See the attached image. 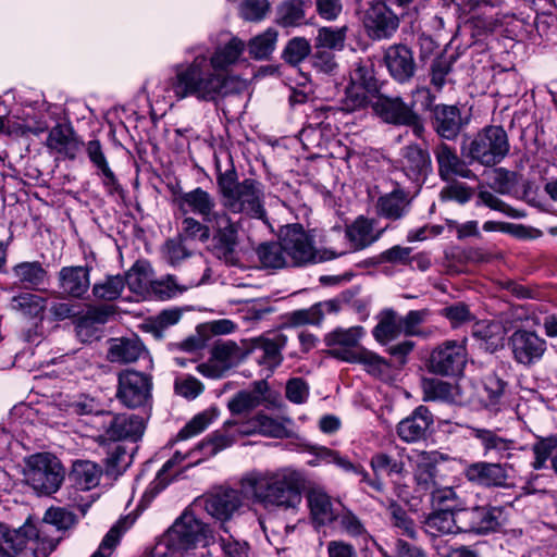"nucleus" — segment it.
Returning a JSON list of instances; mask_svg holds the SVG:
<instances>
[{
    "label": "nucleus",
    "mask_w": 557,
    "mask_h": 557,
    "mask_svg": "<svg viewBox=\"0 0 557 557\" xmlns=\"http://www.w3.org/2000/svg\"><path fill=\"white\" fill-rule=\"evenodd\" d=\"M102 475V469L90 460H75L69 474L71 483L81 491L96 487Z\"/></svg>",
    "instance_id": "2f4dec72"
},
{
    "label": "nucleus",
    "mask_w": 557,
    "mask_h": 557,
    "mask_svg": "<svg viewBox=\"0 0 557 557\" xmlns=\"http://www.w3.org/2000/svg\"><path fill=\"white\" fill-rule=\"evenodd\" d=\"M507 465L476 461L468 465L463 471L467 480L485 487H506L509 479Z\"/></svg>",
    "instance_id": "a211bd4d"
},
{
    "label": "nucleus",
    "mask_w": 557,
    "mask_h": 557,
    "mask_svg": "<svg viewBox=\"0 0 557 557\" xmlns=\"http://www.w3.org/2000/svg\"><path fill=\"white\" fill-rule=\"evenodd\" d=\"M412 462L413 480L418 492L431 493L437 485L435 453L416 451L410 457Z\"/></svg>",
    "instance_id": "4be33fe9"
},
{
    "label": "nucleus",
    "mask_w": 557,
    "mask_h": 557,
    "mask_svg": "<svg viewBox=\"0 0 557 557\" xmlns=\"http://www.w3.org/2000/svg\"><path fill=\"white\" fill-rule=\"evenodd\" d=\"M285 395L294 404H304L309 396V386L302 379L293 377L286 383Z\"/></svg>",
    "instance_id": "774afa93"
},
{
    "label": "nucleus",
    "mask_w": 557,
    "mask_h": 557,
    "mask_svg": "<svg viewBox=\"0 0 557 557\" xmlns=\"http://www.w3.org/2000/svg\"><path fill=\"white\" fill-rule=\"evenodd\" d=\"M145 354V347L137 337L114 338L111 341L108 358L111 362L129 363Z\"/></svg>",
    "instance_id": "72a5a7b5"
},
{
    "label": "nucleus",
    "mask_w": 557,
    "mask_h": 557,
    "mask_svg": "<svg viewBox=\"0 0 557 557\" xmlns=\"http://www.w3.org/2000/svg\"><path fill=\"white\" fill-rule=\"evenodd\" d=\"M245 49L239 38L233 37L212 53L202 48L193 49L189 60L173 65V76L164 86L158 87L163 94L153 96L165 102L195 98L198 101L214 102L231 92L234 81L231 67L238 62Z\"/></svg>",
    "instance_id": "f257e3e1"
},
{
    "label": "nucleus",
    "mask_w": 557,
    "mask_h": 557,
    "mask_svg": "<svg viewBox=\"0 0 557 557\" xmlns=\"http://www.w3.org/2000/svg\"><path fill=\"white\" fill-rule=\"evenodd\" d=\"M47 147L66 158L74 159L81 149V143L69 126L57 125L48 135Z\"/></svg>",
    "instance_id": "7c9ffc66"
},
{
    "label": "nucleus",
    "mask_w": 557,
    "mask_h": 557,
    "mask_svg": "<svg viewBox=\"0 0 557 557\" xmlns=\"http://www.w3.org/2000/svg\"><path fill=\"white\" fill-rule=\"evenodd\" d=\"M58 281L63 295L82 298L90 287V269L83 265L63 267L58 273Z\"/></svg>",
    "instance_id": "b1692460"
},
{
    "label": "nucleus",
    "mask_w": 557,
    "mask_h": 557,
    "mask_svg": "<svg viewBox=\"0 0 557 557\" xmlns=\"http://www.w3.org/2000/svg\"><path fill=\"white\" fill-rule=\"evenodd\" d=\"M435 158L438 164V174L442 180L450 182L454 177L463 178L475 177L473 172L467 166L456 151L446 144L440 145L435 149Z\"/></svg>",
    "instance_id": "bb28decb"
},
{
    "label": "nucleus",
    "mask_w": 557,
    "mask_h": 557,
    "mask_svg": "<svg viewBox=\"0 0 557 557\" xmlns=\"http://www.w3.org/2000/svg\"><path fill=\"white\" fill-rule=\"evenodd\" d=\"M375 113L385 122L400 125H413L421 129L418 115L400 98L379 97L373 103Z\"/></svg>",
    "instance_id": "aec40b11"
},
{
    "label": "nucleus",
    "mask_w": 557,
    "mask_h": 557,
    "mask_svg": "<svg viewBox=\"0 0 557 557\" xmlns=\"http://www.w3.org/2000/svg\"><path fill=\"white\" fill-rule=\"evenodd\" d=\"M384 59L391 75L395 79L404 82L413 75L412 53L406 46H391L386 50Z\"/></svg>",
    "instance_id": "c85d7f7f"
},
{
    "label": "nucleus",
    "mask_w": 557,
    "mask_h": 557,
    "mask_svg": "<svg viewBox=\"0 0 557 557\" xmlns=\"http://www.w3.org/2000/svg\"><path fill=\"white\" fill-rule=\"evenodd\" d=\"M151 377L135 370H124L117 377V399L128 408L145 406L151 397Z\"/></svg>",
    "instance_id": "ddd939ff"
},
{
    "label": "nucleus",
    "mask_w": 557,
    "mask_h": 557,
    "mask_svg": "<svg viewBox=\"0 0 557 557\" xmlns=\"http://www.w3.org/2000/svg\"><path fill=\"white\" fill-rule=\"evenodd\" d=\"M64 479V471L59 459L42 453L26 460L24 480L39 494L50 495L57 492Z\"/></svg>",
    "instance_id": "1a4fd4ad"
},
{
    "label": "nucleus",
    "mask_w": 557,
    "mask_h": 557,
    "mask_svg": "<svg viewBox=\"0 0 557 557\" xmlns=\"http://www.w3.org/2000/svg\"><path fill=\"white\" fill-rule=\"evenodd\" d=\"M304 0H286L276 8L275 21L283 27L299 26L305 21Z\"/></svg>",
    "instance_id": "49530a36"
},
{
    "label": "nucleus",
    "mask_w": 557,
    "mask_h": 557,
    "mask_svg": "<svg viewBox=\"0 0 557 557\" xmlns=\"http://www.w3.org/2000/svg\"><path fill=\"white\" fill-rule=\"evenodd\" d=\"M458 519L468 520L469 531L484 534L496 530L503 519V509L498 507H474L466 510H458Z\"/></svg>",
    "instance_id": "a878e982"
},
{
    "label": "nucleus",
    "mask_w": 557,
    "mask_h": 557,
    "mask_svg": "<svg viewBox=\"0 0 557 557\" xmlns=\"http://www.w3.org/2000/svg\"><path fill=\"white\" fill-rule=\"evenodd\" d=\"M281 237L290 267L327 260L329 253L324 250L323 255H319L311 236L300 224L286 225L281 232Z\"/></svg>",
    "instance_id": "9d476101"
},
{
    "label": "nucleus",
    "mask_w": 557,
    "mask_h": 557,
    "mask_svg": "<svg viewBox=\"0 0 557 557\" xmlns=\"http://www.w3.org/2000/svg\"><path fill=\"white\" fill-rule=\"evenodd\" d=\"M44 523L58 530H67L75 523L74 515L63 508H50L44 516Z\"/></svg>",
    "instance_id": "338daca9"
},
{
    "label": "nucleus",
    "mask_w": 557,
    "mask_h": 557,
    "mask_svg": "<svg viewBox=\"0 0 557 557\" xmlns=\"http://www.w3.org/2000/svg\"><path fill=\"white\" fill-rule=\"evenodd\" d=\"M94 425L102 431V436L110 441L132 440L141 437L145 430L144 420L135 414H114L101 412L94 418Z\"/></svg>",
    "instance_id": "9b49d317"
},
{
    "label": "nucleus",
    "mask_w": 557,
    "mask_h": 557,
    "mask_svg": "<svg viewBox=\"0 0 557 557\" xmlns=\"http://www.w3.org/2000/svg\"><path fill=\"white\" fill-rule=\"evenodd\" d=\"M246 499L265 510L296 511L306 488L304 472L293 467L253 469L239 480Z\"/></svg>",
    "instance_id": "f03ea898"
},
{
    "label": "nucleus",
    "mask_w": 557,
    "mask_h": 557,
    "mask_svg": "<svg viewBox=\"0 0 557 557\" xmlns=\"http://www.w3.org/2000/svg\"><path fill=\"white\" fill-rule=\"evenodd\" d=\"M123 278L124 286L127 285L131 292L141 296L152 285L151 268L145 261H137Z\"/></svg>",
    "instance_id": "37998d69"
},
{
    "label": "nucleus",
    "mask_w": 557,
    "mask_h": 557,
    "mask_svg": "<svg viewBox=\"0 0 557 557\" xmlns=\"http://www.w3.org/2000/svg\"><path fill=\"white\" fill-rule=\"evenodd\" d=\"M226 535H220L218 544L223 557H249L250 547L246 541H240L228 534V529L222 527Z\"/></svg>",
    "instance_id": "4d7b16f0"
},
{
    "label": "nucleus",
    "mask_w": 557,
    "mask_h": 557,
    "mask_svg": "<svg viewBox=\"0 0 557 557\" xmlns=\"http://www.w3.org/2000/svg\"><path fill=\"white\" fill-rule=\"evenodd\" d=\"M307 502L311 517L318 524H327L337 519L343 505L334 500L322 488H311L307 494Z\"/></svg>",
    "instance_id": "393cba45"
},
{
    "label": "nucleus",
    "mask_w": 557,
    "mask_h": 557,
    "mask_svg": "<svg viewBox=\"0 0 557 557\" xmlns=\"http://www.w3.org/2000/svg\"><path fill=\"white\" fill-rule=\"evenodd\" d=\"M432 424L431 411L425 406H419L397 424V434L406 443H416L425 438Z\"/></svg>",
    "instance_id": "412c9836"
},
{
    "label": "nucleus",
    "mask_w": 557,
    "mask_h": 557,
    "mask_svg": "<svg viewBox=\"0 0 557 557\" xmlns=\"http://www.w3.org/2000/svg\"><path fill=\"white\" fill-rule=\"evenodd\" d=\"M18 285L26 289H37L45 284L47 271L39 261H24L12 268Z\"/></svg>",
    "instance_id": "c9c22d12"
},
{
    "label": "nucleus",
    "mask_w": 557,
    "mask_h": 557,
    "mask_svg": "<svg viewBox=\"0 0 557 557\" xmlns=\"http://www.w3.org/2000/svg\"><path fill=\"white\" fill-rule=\"evenodd\" d=\"M506 383L494 374L485 376L483 389L480 395L484 406L491 410H497L504 396Z\"/></svg>",
    "instance_id": "09e8293b"
},
{
    "label": "nucleus",
    "mask_w": 557,
    "mask_h": 557,
    "mask_svg": "<svg viewBox=\"0 0 557 557\" xmlns=\"http://www.w3.org/2000/svg\"><path fill=\"white\" fill-rule=\"evenodd\" d=\"M310 62L318 73L326 75L335 74L338 69L334 53L318 47H315V52L312 54Z\"/></svg>",
    "instance_id": "e2e57ef3"
},
{
    "label": "nucleus",
    "mask_w": 557,
    "mask_h": 557,
    "mask_svg": "<svg viewBox=\"0 0 557 557\" xmlns=\"http://www.w3.org/2000/svg\"><path fill=\"white\" fill-rule=\"evenodd\" d=\"M472 335L487 351L494 352L504 345L505 329L496 321H480L474 324Z\"/></svg>",
    "instance_id": "58836bf2"
},
{
    "label": "nucleus",
    "mask_w": 557,
    "mask_h": 557,
    "mask_svg": "<svg viewBox=\"0 0 557 557\" xmlns=\"http://www.w3.org/2000/svg\"><path fill=\"white\" fill-rule=\"evenodd\" d=\"M267 388L264 382H257L253 389L237 393L228 401V409L234 414H240L257 408L263 401Z\"/></svg>",
    "instance_id": "ea45409f"
},
{
    "label": "nucleus",
    "mask_w": 557,
    "mask_h": 557,
    "mask_svg": "<svg viewBox=\"0 0 557 557\" xmlns=\"http://www.w3.org/2000/svg\"><path fill=\"white\" fill-rule=\"evenodd\" d=\"M311 46L305 38L296 37L287 44L284 50L285 60L290 64H298L309 55Z\"/></svg>",
    "instance_id": "0e129e2a"
},
{
    "label": "nucleus",
    "mask_w": 557,
    "mask_h": 557,
    "mask_svg": "<svg viewBox=\"0 0 557 557\" xmlns=\"http://www.w3.org/2000/svg\"><path fill=\"white\" fill-rule=\"evenodd\" d=\"M287 344V336L281 332H269L252 341L255 350L260 351L259 364L273 371L283 361L282 350Z\"/></svg>",
    "instance_id": "6ab92c4d"
},
{
    "label": "nucleus",
    "mask_w": 557,
    "mask_h": 557,
    "mask_svg": "<svg viewBox=\"0 0 557 557\" xmlns=\"http://www.w3.org/2000/svg\"><path fill=\"white\" fill-rule=\"evenodd\" d=\"M238 432L244 435L261 434L269 437L281 438L287 435L285 422L265 414H258L247 423L238 428Z\"/></svg>",
    "instance_id": "473e14b6"
},
{
    "label": "nucleus",
    "mask_w": 557,
    "mask_h": 557,
    "mask_svg": "<svg viewBox=\"0 0 557 557\" xmlns=\"http://www.w3.org/2000/svg\"><path fill=\"white\" fill-rule=\"evenodd\" d=\"M468 360L466 339L446 341L433 349L429 368L440 375H457L463 371Z\"/></svg>",
    "instance_id": "f8f14e48"
},
{
    "label": "nucleus",
    "mask_w": 557,
    "mask_h": 557,
    "mask_svg": "<svg viewBox=\"0 0 557 557\" xmlns=\"http://www.w3.org/2000/svg\"><path fill=\"white\" fill-rule=\"evenodd\" d=\"M238 356L239 348L235 343L218 344L213 347L210 359L198 364L197 370L209 379H220L237 363Z\"/></svg>",
    "instance_id": "f3484780"
},
{
    "label": "nucleus",
    "mask_w": 557,
    "mask_h": 557,
    "mask_svg": "<svg viewBox=\"0 0 557 557\" xmlns=\"http://www.w3.org/2000/svg\"><path fill=\"white\" fill-rule=\"evenodd\" d=\"M347 27H321L318 30L315 47L326 50H342L346 41Z\"/></svg>",
    "instance_id": "603ef678"
},
{
    "label": "nucleus",
    "mask_w": 557,
    "mask_h": 557,
    "mask_svg": "<svg viewBox=\"0 0 557 557\" xmlns=\"http://www.w3.org/2000/svg\"><path fill=\"white\" fill-rule=\"evenodd\" d=\"M132 523L133 520H128V518L123 521H119L117 524L107 533L99 545V548L91 557H111L112 552L119 542L121 531H125Z\"/></svg>",
    "instance_id": "052dcab7"
},
{
    "label": "nucleus",
    "mask_w": 557,
    "mask_h": 557,
    "mask_svg": "<svg viewBox=\"0 0 557 557\" xmlns=\"http://www.w3.org/2000/svg\"><path fill=\"white\" fill-rule=\"evenodd\" d=\"M211 232L213 230L210 223L201 222L189 214L184 215L181 225V235L183 237L206 243L209 240Z\"/></svg>",
    "instance_id": "5fc2aeb1"
},
{
    "label": "nucleus",
    "mask_w": 557,
    "mask_h": 557,
    "mask_svg": "<svg viewBox=\"0 0 557 557\" xmlns=\"http://www.w3.org/2000/svg\"><path fill=\"white\" fill-rule=\"evenodd\" d=\"M435 128L440 136L453 139L461 126L459 110L454 106H436L434 109Z\"/></svg>",
    "instance_id": "e433bc0d"
},
{
    "label": "nucleus",
    "mask_w": 557,
    "mask_h": 557,
    "mask_svg": "<svg viewBox=\"0 0 557 557\" xmlns=\"http://www.w3.org/2000/svg\"><path fill=\"white\" fill-rule=\"evenodd\" d=\"M244 499L246 495L243 493V487L223 488L205 498V509L211 517L224 522L243 507Z\"/></svg>",
    "instance_id": "dca6fc26"
},
{
    "label": "nucleus",
    "mask_w": 557,
    "mask_h": 557,
    "mask_svg": "<svg viewBox=\"0 0 557 557\" xmlns=\"http://www.w3.org/2000/svg\"><path fill=\"white\" fill-rule=\"evenodd\" d=\"M513 359L523 366L540 361L546 351V342L535 332L517 330L509 337Z\"/></svg>",
    "instance_id": "4468645a"
},
{
    "label": "nucleus",
    "mask_w": 557,
    "mask_h": 557,
    "mask_svg": "<svg viewBox=\"0 0 557 557\" xmlns=\"http://www.w3.org/2000/svg\"><path fill=\"white\" fill-rule=\"evenodd\" d=\"M460 521L458 515L456 516L453 510L440 509L431 513L425 520V530L432 536L450 534L456 531V522Z\"/></svg>",
    "instance_id": "c03bdc74"
},
{
    "label": "nucleus",
    "mask_w": 557,
    "mask_h": 557,
    "mask_svg": "<svg viewBox=\"0 0 557 557\" xmlns=\"http://www.w3.org/2000/svg\"><path fill=\"white\" fill-rule=\"evenodd\" d=\"M363 25L373 39H385L396 32L399 20L385 2L373 1L364 12Z\"/></svg>",
    "instance_id": "2eb2a0df"
},
{
    "label": "nucleus",
    "mask_w": 557,
    "mask_h": 557,
    "mask_svg": "<svg viewBox=\"0 0 557 557\" xmlns=\"http://www.w3.org/2000/svg\"><path fill=\"white\" fill-rule=\"evenodd\" d=\"M471 434L479 441L485 457H495L497 459H509L512 457L515 441L505 438L492 430L481 428H473Z\"/></svg>",
    "instance_id": "cd10ccee"
},
{
    "label": "nucleus",
    "mask_w": 557,
    "mask_h": 557,
    "mask_svg": "<svg viewBox=\"0 0 557 557\" xmlns=\"http://www.w3.org/2000/svg\"><path fill=\"white\" fill-rule=\"evenodd\" d=\"M214 414L209 411H202L196 414L177 434V440H187L203 432L213 421Z\"/></svg>",
    "instance_id": "680f3d73"
},
{
    "label": "nucleus",
    "mask_w": 557,
    "mask_h": 557,
    "mask_svg": "<svg viewBox=\"0 0 557 557\" xmlns=\"http://www.w3.org/2000/svg\"><path fill=\"white\" fill-rule=\"evenodd\" d=\"M366 331L362 326H351L348 329L338 327L325 336V344L335 349L358 350L359 342L364 336Z\"/></svg>",
    "instance_id": "a19ab883"
},
{
    "label": "nucleus",
    "mask_w": 557,
    "mask_h": 557,
    "mask_svg": "<svg viewBox=\"0 0 557 557\" xmlns=\"http://www.w3.org/2000/svg\"><path fill=\"white\" fill-rule=\"evenodd\" d=\"M510 149L507 133L502 126H487L465 147L467 157L484 166L500 163Z\"/></svg>",
    "instance_id": "0eeeda50"
},
{
    "label": "nucleus",
    "mask_w": 557,
    "mask_h": 557,
    "mask_svg": "<svg viewBox=\"0 0 557 557\" xmlns=\"http://www.w3.org/2000/svg\"><path fill=\"white\" fill-rule=\"evenodd\" d=\"M277 38V33L269 28L262 34L253 37L248 45L249 53L255 59H265L268 58L275 48V42Z\"/></svg>",
    "instance_id": "6e6d98bb"
},
{
    "label": "nucleus",
    "mask_w": 557,
    "mask_h": 557,
    "mask_svg": "<svg viewBox=\"0 0 557 557\" xmlns=\"http://www.w3.org/2000/svg\"><path fill=\"white\" fill-rule=\"evenodd\" d=\"M403 333L400 317L393 310H384L380 313L379 323L373 329L374 338L381 344L397 338Z\"/></svg>",
    "instance_id": "79ce46f5"
},
{
    "label": "nucleus",
    "mask_w": 557,
    "mask_h": 557,
    "mask_svg": "<svg viewBox=\"0 0 557 557\" xmlns=\"http://www.w3.org/2000/svg\"><path fill=\"white\" fill-rule=\"evenodd\" d=\"M12 307L26 315L37 317L44 311L46 300L38 295L26 293L14 297Z\"/></svg>",
    "instance_id": "13d9d810"
},
{
    "label": "nucleus",
    "mask_w": 557,
    "mask_h": 557,
    "mask_svg": "<svg viewBox=\"0 0 557 557\" xmlns=\"http://www.w3.org/2000/svg\"><path fill=\"white\" fill-rule=\"evenodd\" d=\"M533 460L531 467L534 470H543L547 468V461L554 457L557 450V435L546 437L537 436L531 446Z\"/></svg>",
    "instance_id": "de8ad7c7"
},
{
    "label": "nucleus",
    "mask_w": 557,
    "mask_h": 557,
    "mask_svg": "<svg viewBox=\"0 0 557 557\" xmlns=\"http://www.w3.org/2000/svg\"><path fill=\"white\" fill-rule=\"evenodd\" d=\"M257 256L263 268L282 269L290 267L286 259L282 237H280L278 243L261 244L257 248Z\"/></svg>",
    "instance_id": "a18cd8bd"
},
{
    "label": "nucleus",
    "mask_w": 557,
    "mask_h": 557,
    "mask_svg": "<svg viewBox=\"0 0 557 557\" xmlns=\"http://www.w3.org/2000/svg\"><path fill=\"white\" fill-rule=\"evenodd\" d=\"M314 455L319 461L326 463H335L346 472H354L355 474H361L363 479L368 478V472L360 466L354 465L346 457L341 456L337 451L332 450L327 447H317Z\"/></svg>",
    "instance_id": "3c124183"
},
{
    "label": "nucleus",
    "mask_w": 557,
    "mask_h": 557,
    "mask_svg": "<svg viewBox=\"0 0 557 557\" xmlns=\"http://www.w3.org/2000/svg\"><path fill=\"white\" fill-rule=\"evenodd\" d=\"M370 466L376 475H403L406 472L405 461L401 457H395L385 453L372 456Z\"/></svg>",
    "instance_id": "8fccbe9b"
},
{
    "label": "nucleus",
    "mask_w": 557,
    "mask_h": 557,
    "mask_svg": "<svg viewBox=\"0 0 557 557\" xmlns=\"http://www.w3.org/2000/svg\"><path fill=\"white\" fill-rule=\"evenodd\" d=\"M199 455L198 447L196 446L188 451L176 450L175 454L163 465L161 470L158 472L156 480L153 481V488L161 491L170 482V476L176 474L180 470L176 467L183 465L184 461H188L183 468H188L198 465L203 460Z\"/></svg>",
    "instance_id": "c756f323"
},
{
    "label": "nucleus",
    "mask_w": 557,
    "mask_h": 557,
    "mask_svg": "<svg viewBox=\"0 0 557 557\" xmlns=\"http://www.w3.org/2000/svg\"><path fill=\"white\" fill-rule=\"evenodd\" d=\"M124 288V278L121 275H109L92 286L95 298L100 300H114L120 297Z\"/></svg>",
    "instance_id": "864d4df0"
},
{
    "label": "nucleus",
    "mask_w": 557,
    "mask_h": 557,
    "mask_svg": "<svg viewBox=\"0 0 557 557\" xmlns=\"http://www.w3.org/2000/svg\"><path fill=\"white\" fill-rule=\"evenodd\" d=\"M332 356L346 362L360 363L373 376L383 377L388 374L389 363L377 354L360 347L358 350L335 349Z\"/></svg>",
    "instance_id": "5701e85b"
},
{
    "label": "nucleus",
    "mask_w": 557,
    "mask_h": 557,
    "mask_svg": "<svg viewBox=\"0 0 557 557\" xmlns=\"http://www.w3.org/2000/svg\"><path fill=\"white\" fill-rule=\"evenodd\" d=\"M46 541L32 523L10 530L0 523V557H45Z\"/></svg>",
    "instance_id": "6e6552de"
},
{
    "label": "nucleus",
    "mask_w": 557,
    "mask_h": 557,
    "mask_svg": "<svg viewBox=\"0 0 557 557\" xmlns=\"http://www.w3.org/2000/svg\"><path fill=\"white\" fill-rule=\"evenodd\" d=\"M216 184L224 211L268 223L264 186L261 182L253 178L238 182L236 172L227 170L218 174Z\"/></svg>",
    "instance_id": "20e7f679"
},
{
    "label": "nucleus",
    "mask_w": 557,
    "mask_h": 557,
    "mask_svg": "<svg viewBox=\"0 0 557 557\" xmlns=\"http://www.w3.org/2000/svg\"><path fill=\"white\" fill-rule=\"evenodd\" d=\"M382 234V231H375L373 221L359 216L346 228L341 226L332 227L324 236V240L330 247L325 250L329 253L326 259H334L346 253L362 250L374 242Z\"/></svg>",
    "instance_id": "423d86ee"
},
{
    "label": "nucleus",
    "mask_w": 557,
    "mask_h": 557,
    "mask_svg": "<svg viewBox=\"0 0 557 557\" xmlns=\"http://www.w3.org/2000/svg\"><path fill=\"white\" fill-rule=\"evenodd\" d=\"M387 513L394 528L401 534L413 537L416 529L413 521L408 517L406 510L396 502H391L387 506Z\"/></svg>",
    "instance_id": "bf43d9fd"
},
{
    "label": "nucleus",
    "mask_w": 557,
    "mask_h": 557,
    "mask_svg": "<svg viewBox=\"0 0 557 557\" xmlns=\"http://www.w3.org/2000/svg\"><path fill=\"white\" fill-rule=\"evenodd\" d=\"M212 540L210 528L193 512H183L156 544L177 557H189L198 545L207 546Z\"/></svg>",
    "instance_id": "39448f33"
},
{
    "label": "nucleus",
    "mask_w": 557,
    "mask_h": 557,
    "mask_svg": "<svg viewBox=\"0 0 557 557\" xmlns=\"http://www.w3.org/2000/svg\"><path fill=\"white\" fill-rule=\"evenodd\" d=\"M409 203L408 194L403 189L396 188L379 198L376 205L377 213L389 220H398L407 213Z\"/></svg>",
    "instance_id": "f704fd0d"
},
{
    "label": "nucleus",
    "mask_w": 557,
    "mask_h": 557,
    "mask_svg": "<svg viewBox=\"0 0 557 557\" xmlns=\"http://www.w3.org/2000/svg\"><path fill=\"white\" fill-rule=\"evenodd\" d=\"M174 203L183 215L196 214L206 223H210L213 236L226 252H233L238 244V223L232 221L230 214L218 208L215 197L201 187L180 193Z\"/></svg>",
    "instance_id": "7ed1b4c3"
},
{
    "label": "nucleus",
    "mask_w": 557,
    "mask_h": 557,
    "mask_svg": "<svg viewBox=\"0 0 557 557\" xmlns=\"http://www.w3.org/2000/svg\"><path fill=\"white\" fill-rule=\"evenodd\" d=\"M194 285H197V283L180 285L174 276H168L166 278L156 282L152 288L161 298L169 299L183 294Z\"/></svg>",
    "instance_id": "69168bd1"
},
{
    "label": "nucleus",
    "mask_w": 557,
    "mask_h": 557,
    "mask_svg": "<svg viewBox=\"0 0 557 557\" xmlns=\"http://www.w3.org/2000/svg\"><path fill=\"white\" fill-rule=\"evenodd\" d=\"M431 166V159L428 151L418 146H408L404 150L403 169L406 175L413 180L419 181L424 176Z\"/></svg>",
    "instance_id": "4c0bfd02"
}]
</instances>
